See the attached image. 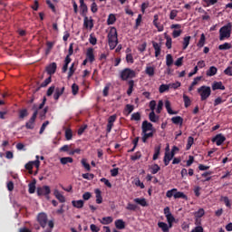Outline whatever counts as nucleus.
<instances>
[{"instance_id":"1","label":"nucleus","mask_w":232,"mask_h":232,"mask_svg":"<svg viewBox=\"0 0 232 232\" xmlns=\"http://www.w3.org/2000/svg\"><path fill=\"white\" fill-rule=\"evenodd\" d=\"M36 220L38 224L44 229L46 226H48V228L44 230V232H52L53 230V227L55 224L53 223V220L48 221V214L44 212L38 213L36 217Z\"/></svg>"},{"instance_id":"2","label":"nucleus","mask_w":232,"mask_h":232,"mask_svg":"<svg viewBox=\"0 0 232 232\" xmlns=\"http://www.w3.org/2000/svg\"><path fill=\"white\" fill-rule=\"evenodd\" d=\"M232 24L227 23L226 25L219 29V41H224V39H229L231 37Z\"/></svg>"},{"instance_id":"3","label":"nucleus","mask_w":232,"mask_h":232,"mask_svg":"<svg viewBox=\"0 0 232 232\" xmlns=\"http://www.w3.org/2000/svg\"><path fill=\"white\" fill-rule=\"evenodd\" d=\"M198 93L200 95L201 101H208L211 96V87L202 85L201 87L198 88Z\"/></svg>"},{"instance_id":"4","label":"nucleus","mask_w":232,"mask_h":232,"mask_svg":"<svg viewBox=\"0 0 232 232\" xmlns=\"http://www.w3.org/2000/svg\"><path fill=\"white\" fill-rule=\"evenodd\" d=\"M135 71L130 68H125L120 72V78L121 81H128V79L135 78Z\"/></svg>"},{"instance_id":"5","label":"nucleus","mask_w":232,"mask_h":232,"mask_svg":"<svg viewBox=\"0 0 232 232\" xmlns=\"http://www.w3.org/2000/svg\"><path fill=\"white\" fill-rule=\"evenodd\" d=\"M38 114L39 111L35 110L30 120L25 123L26 130H34L35 128V119H37Z\"/></svg>"},{"instance_id":"6","label":"nucleus","mask_w":232,"mask_h":232,"mask_svg":"<svg viewBox=\"0 0 232 232\" xmlns=\"http://www.w3.org/2000/svg\"><path fill=\"white\" fill-rule=\"evenodd\" d=\"M52 193V189H50V186H43L37 188V195L38 197H46L48 198V195Z\"/></svg>"},{"instance_id":"7","label":"nucleus","mask_w":232,"mask_h":232,"mask_svg":"<svg viewBox=\"0 0 232 232\" xmlns=\"http://www.w3.org/2000/svg\"><path fill=\"white\" fill-rule=\"evenodd\" d=\"M107 37L108 42L119 41V38L117 37V28L111 27Z\"/></svg>"},{"instance_id":"8","label":"nucleus","mask_w":232,"mask_h":232,"mask_svg":"<svg viewBox=\"0 0 232 232\" xmlns=\"http://www.w3.org/2000/svg\"><path fill=\"white\" fill-rule=\"evenodd\" d=\"M46 72L48 73V75H50V77H52V75H53V73H55V72H57V63L55 62L50 63L47 67H46Z\"/></svg>"},{"instance_id":"9","label":"nucleus","mask_w":232,"mask_h":232,"mask_svg":"<svg viewBox=\"0 0 232 232\" xmlns=\"http://www.w3.org/2000/svg\"><path fill=\"white\" fill-rule=\"evenodd\" d=\"M226 140V136L218 134L212 139V142H216L217 146H222Z\"/></svg>"},{"instance_id":"10","label":"nucleus","mask_w":232,"mask_h":232,"mask_svg":"<svg viewBox=\"0 0 232 232\" xmlns=\"http://www.w3.org/2000/svg\"><path fill=\"white\" fill-rule=\"evenodd\" d=\"M141 130L142 133H148V131H151V130H153V124L148 121H144L141 125Z\"/></svg>"},{"instance_id":"11","label":"nucleus","mask_w":232,"mask_h":232,"mask_svg":"<svg viewBox=\"0 0 232 232\" xmlns=\"http://www.w3.org/2000/svg\"><path fill=\"white\" fill-rule=\"evenodd\" d=\"M152 46L155 50V57H159L160 55V52H162V44L161 43H157V42H152Z\"/></svg>"},{"instance_id":"12","label":"nucleus","mask_w":232,"mask_h":232,"mask_svg":"<svg viewBox=\"0 0 232 232\" xmlns=\"http://www.w3.org/2000/svg\"><path fill=\"white\" fill-rule=\"evenodd\" d=\"M153 25L157 28L158 32H164V25L159 23V14L154 15Z\"/></svg>"},{"instance_id":"13","label":"nucleus","mask_w":232,"mask_h":232,"mask_svg":"<svg viewBox=\"0 0 232 232\" xmlns=\"http://www.w3.org/2000/svg\"><path fill=\"white\" fill-rule=\"evenodd\" d=\"M80 10L81 15H82V17H87L86 14H88V5H86L84 0H80Z\"/></svg>"},{"instance_id":"14","label":"nucleus","mask_w":232,"mask_h":232,"mask_svg":"<svg viewBox=\"0 0 232 232\" xmlns=\"http://www.w3.org/2000/svg\"><path fill=\"white\" fill-rule=\"evenodd\" d=\"M86 59L89 60V62L93 63L95 61V54H93V48H88L86 53Z\"/></svg>"},{"instance_id":"15","label":"nucleus","mask_w":232,"mask_h":232,"mask_svg":"<svg viewBox=\"0 0 232 232\" xmlns=\"http://www.w3.org/2000/svg\"><path fill=\"white\" fill-rule=\"evenodd\" d=\"M83 26L84 28H90V30H92V28H93V19H88V16H83Z\"/></svg>"},{"instance_id":"16","label":"nucleus","mask_w":232,"mask_h":232,"mask_svg":"<svg viewBox=\"0 0 232 232\" xmlns=\"http://www.w3.org/2000/svg\"><path fill=\"white\" fill-rule=\"evenodd\" d=\"M217 72H218V69L216 66H210L209 69L207 71L206 75L208 77H213L217 75Z\"/></svg>"},{"instance_id":"17","label":"nucleus","mask_w":232,"mask_h":232,"mask_svg":"<svg viewBox=\"0 0 232 232\" xmlns=\"http://www.w3.org/2000/svg\"><path fill=\"white\" fill-rule=\"evenodd\" d=\"M72 205L73 206V208H76L77 209H82V208H84V201L82 199L72 200Z\"/></svg>"},{"instance_id":"18","label":"nucleus","mask_w":232,"mask_h":232,"mask_svg":"<svg viewBox=\"0 0 232 232\" xmlns=\"http://www.w3.org/2000/svg\"><path fill=\"white\" fill-rule=\"evenodd\" d=\"M171 122L173 124H179V126H182V124H184V119L180 116H174L171 118Z\"/></svg>"},{"instance_id":"19","label":"nucleus","mask_w":232,"mask_h":232,"mask_svg":"<svg viewBox=\"0 0 232 232\" xmlns=\"http://www.w3.org/2000/svg\"><path fill=\"white\" fill-rule=\"evenodd\" d=\"M212 90H213V92H215L217 90H226V86H224V84H222V82H215L212 84Z\"/></svg>"},{"instance_id":"20","label":"nucleus","mask_w":232,"mask_h":232,"mask_svg":"<svg viewBox=\"0 0 232 232\" xmlns=\"http://www.w3.org/2000/svg\"><path fill=\"white\" fill-rule=\"evenodd\" d=\"M53 195L57 198V200H59V202H66V198H64V196H63V194H61L58 189L54 190Z\"/></svg>"},{"instance_id":"21","label":"nucleus","mask_w":232,"mask_h":232,"mask_svg":"<svg viewBox=\"0 0 232 232\" xmlns=\"http://www.w3.org/2000/svg\"><path fill=\"white\" fill-rule=\"evenodd\" d=\"M173 157L174 156H172V154H170L169 152H165V156L163 159L164 165L169 166V162H171V160H173Z\"/></svg>"},{"instance_id":"22","label":"nucleus","mask_w":232,"mask_h":232,"mask_svg":"<svg viewBox=\"0 0 232 232\" xmlns=\"http://www.w3.org/2000/svg\"><path fill=\"white\" fill-rule=\"evenodd\" d=\"M116 229H124L126 227V223L122 219H117L115 222Z\"/></svg>"},{"instance_id":"23","label":"nucleus","mask_w":232,"mask_h":232,"mask_svg":"<svg viewBox=\"0 0 232 232\" xmlns=\"http://www.w3.org/2000/svg\"><path fill=\"white\" fill-rule=\"evenodd\" d=\"M64 93V87H63L62 89L57 88L55 90V92L53 94V99L54 101H59V98L61 97V95H63Z\"/></svg>"},{"instance_id":"24","label":"nucleus","mask_w":232,"mask_h":232,"mask_svg":"<svg viewBox=\"0 0 232 232\" xmlns=\"http://www.w3.org/2000/svg\"><path fill=\"white\" fill-rule=\"evenodd\" d=\"M134 202L136 204H139L140 206H142V208H147L148 206V201H146V198H134Z\"/></svg>"},{"instance_id":"25","label":"nucleus","mask_w":232,"mask_h":232,"mask_svg":"<svg viewBox=\"0 0 232 232\" xmlns=\"http://www.w3.org/2000/svg\"><path fill=\"white\" fill-rule=\"evenodd\" d=\"M165 108L169 115H177L178 112L171 110V102L169 101L165 102Z\"/></svg>"},{"instance_id":"26","label":"nucleus","mask_w":232,"mask_h":232,"mask_svg":"<svg viewBox=\"0 0 232 232\" xmlns=\"http://www.w3.org/2000/svg\"><path fill=\"white\" fill-rule=\"evenodd\" d=\"M133 110H135V106H133L131 104H126L125 108L123 110V113H124V115H130V113H131L133 111Z\"/></svg>"},{"instance_id":"27","label":"nucleus","mask_w":232,"mask_h":232,"mask_svg":"<svg viewBox=\"0 0 232 232\" xmlns=\"http://www.w3.org/2000/svg\"><path fill=\"white\" fill-rule=\"evenodd\" d=\"M101 224L103 226H108V224H111L113 222V218L111 217H104L102 219H99Z\"/></svg>"},{"instance_id":"28","label":"nucleus","mask_w":232,"mask_h":232,"mask_svg":"<svg viewBox=\"0 0 232 232\" xmlns=\"http://www.w3.org/2000/svg\"><path fill=\"white\" fill-rule=\"evenodd\" d=\"M194 215L196 217V224H197V222H198V218H202V217L206 215V211L204 210V208H199L197 212L194 213Z\"/></svg>"},{"instance_id":"29","label":"nucleus","mask_w":232,"mask_h":232,"mask_svg":"<svg viewBox=\"0 0 232 232\" xmlns=\"http://www.w3.org/2000/svg\"><path fill=\"white\" fill-rule=\"evenodd\" d=\"M206 44V34H201L200 39L197 44L198 48H204V45Z\"/></svg>"},{"instance_id":"30","label":"nucleus","mask_w":232,"mask_h":232,"mask_svg":"<svg viewBox=\"0 0 232 232\" xmlns=\"http://www.w3.org/2000/svg\"><path fill=\"white\" fill-rule=\"evenodd\" d=\"M50 82H52V76H49L47 79H45L40 85V87H38L36 89V92H39V90H41V88H46V86H48V84H50Z\"/></svg>"},{"instance_id":"31","label":"nucleus","mask_w":232,"mask_h":232,"mask_svg":"<svg viewBox=\"0 0 232 232\" xmlns=\"http://www.w3.org/2000/svg\"><path fill=\"white\" fill-rule=\"evenodd\" d=\"M146 75H149V77H153L155 75V67L153 66H147L145 69Z\"/></svg>"},{"instance_id":"32","label":"nucleus","mask_w":232,"mask_h":232,"mask_svg":"<svg viewBox=\"0 0 232 232\" xmlns=\"http://www.w3.org/2000/svg\"><path fill=\"white\" fill-rule=\"evenodd\" d=\"M75 63H72L69 68V72H68V75H67V79H72V77H73V74L75 73Z\"/></svg>"},{"instance_id":"33","label":"nucleus","mask_w":232,"mask_h":232,"mask_svg":"<svg viewBox=\"0 0 232 232\" xmlns=\"http://www.w3.org/2000/svg\"><path fill=\"white\" fill-rule=\"evenodd\" d=\"M95 195H96V204H102V195L101 189L99 188L95 189Z\"/></svg>"},{"instance_id":"34","label":"nucleus","mask_w":232,"mask_h":232,"mask_svg":"<svg viewBox=\"0 0 232 232\" xmlns=\"http://www.w3.org/2000/svg\"><path fill=\"white\" fill-rule=\"evenodd\" d=\"M158 227L162 232H169L168 224L162 221L158 222Z\"/></svg>"},{"instance_id":"35","label":"nucleus","mask_w":232,"mask_h":232,"mask_svg":"<svg viewBox=\"0 0 232 232\" xmlns=\"http://www.w3.org/2000/svg\"><path fill=\"white\" fill-rule=\"evenodd\" d=\"M129 89L127 90V95H131L133 93V87L135 86V82L133 80H130L128 82Z\"/></svg>"},{"instance_id":"36","label":"nucleus","mask_w":232,"mask_h":232,"mask_svg":"<svg viewBox=\"0 0 232 232\" xmlns=\"http://www.w3.org/2000/svg\"><path fill=\"white\" fill-rule=\"evenodd\" d=\"M115 21H117L115 14H109L108 19H107V24L109 26L111 24H115Z\"/></svg>"},{"instance_id":"37","label":"nucleus","mask_w":232,"mask_h":232,"mask_svg":"<svg viewBox=\"0 0 232 232\" xmlns=\"http://www.w3.org/2000/svg\"><path fill=\"white\" fill-rule=\"evenodd\" d=\"M174 198H183V200H188V196L184 194V192H175L174 193Z\"/></svg>"},{"instance_id":"38","label":"nucleus","mask_w":232,"mask_h":232,"mask_svg":"<svg viewBox=\"0 0 232 232\" xmlns=\"http://www.w3.org/2000/svg\"><path fill=\"white\" fill-rule=\"evenodd\" d=\"M153 137V132H142V142H148V139H151Z\"/></svg>"},{"instance_id":"39","label":"nucleus","mask_w":232,"mask_h":232,"mask_svg":"<svg viewBox=\"0 0 232 232\" xmlns=\"http://www.w3.org/2000/svg\"><path fill=\"white\" fill-rule=\"evenodd\" d=\"M61 164L66 165L68 163L72 164L73 162V159L71 157H63L60 160Z\"/></svg>"},{"instance_id":"40","label":"nucleus","mask_w":232,"mask_h":232,"mask_svg":"<svg viewBox=\"0 0 232 232\" xmlns=\"http://www.w3.org/2000/svg\"><path fill=\"white\" fill-rule=\"evenodd\" d=\"M159 155H160V145H158L154 148V155L152 160H157V159H159Z\"/></svg>"},{"instance_id":"41","label":"nucleus","mask_w":232,"mask_h":232,"mask_svg":"<svg viewBox=\"0 0 232 232\" xmlns=\"http://www.w3.org/2000/svg\"><path fill=\"white\" fill-rule=\"evenodd\" d=\"M194 142H195V139L192 136H189L188 138V143L186 145V150H191V146H193Z\"/></svg>"},{"instance_id":"42","label":"nucleus","mask_w":232,"mask_h":232,"mask_svg":"<svg viewBox=\"0 0 232 232\" xmlns=\"http://www.w3.org/2000/svg\"><path fill=\"white\" fill-rule=\"evenodd\" d=\"M65 139L66 140H72V139H73V132L72 131V129H66Z\"/></svg>"},{"instance_id":"43","label":"nucleus","mask_w":232,"mask_h":232,"mask_svg":"<svg viewBox=\"0 0 232 232\" xmlns=\"http://www.w3.org/2000/svg\"><path fill=\"white\" fill-rule=\"evenodd\" d=\"M172 64H173V56L171 54H167L166 65L168 66V68H169V66H172Z\"/></svg>"},{"instance_id":"44","label":"nucleus","mask_w":232,"mask_h":232,"mask_svg":"<svg viewBox=\"0 0 232 232\" xmlns=\"http://www.w3.org/2000/svg\"><path fill=\"white\" fill-rule=\"evenodd\" d=\"M149 119L150 122H157V121H159V116H157V114H155V111H151L149 114Z\"/></svg>"},{"instance_id":"45","label":"nucleus","mask_w":232,"mask_h":232,"mask_svg":"<svg viewBox=\"0 0 232 232\" xmlns=\"http://www.w3.org/2000/svg\"><path fill=\"white\" fill-rule=\"evenodd\" d=\"M81 162L87 171H92V167L89 165L88 160L86 159H82Z\"/></svg>"},{"instance_id":"46","label":"nucleus","mask_w":232,"mask_h":232,"mask_svg":"<svg viewBox=\"0 0 232 232\" xmlns=\"http://www.w3.org/2000/svg\"><path fill=\"white\" fill-rule=\"evenodd\" d=\"M53 42H47L46 43V50H45V55H50V52H52V48H53Z\"/></svg>"},{"instance_id":"47","label":"nucleus","mask_w":232,"mask_h":232,"mask_svg":"<svg viewBox=\"0 0 232 232\" xmlns=\"http://www.w3.org/2000/svg\"><path fill=\"white\" fill-rule=\"evenodd\" d=\"M150 169H151L152 175H157V173L160 171V167L159 166V164H154L150 167Z\"/></svg>"},{"instance_id":"48","label":"nucleus","mask_w":232,"mask_h":232,"mask_svg":"<svg viewBox=\"0 0 232 232\" xmlns=\"http://www.w3.org/2000/svg\"><path fill=\"white\" fill-rule=\"evenodd\" d=\"M183 101H184L185 108H188L189 106H191V100L189 99V96L184 94Z\"/></svg>"},{"instance_id":"49","label":"nucleus","mask_w":232,"mask_h":232,"mask_svg":"<svg viewBox=\"0 0 232 232\" xmlns=\"http://www.w3.org/2000/svg\"><path fill=\"white\" fill-rule=\"evenodd\" d=\"M189 41H191V36H186L183 39V50H186L189 46Z\"/></svg>"},{"instance_id":"50","label":"nucleus","mask_w":232,"mask_h":232,"mask_svg":"<svg viewBox=\"0 0 232 232\" xmlns=\"http://www.w3.org/2000/svg\"><path fill=\"white\" fill-rule=\"evenodd\" d=\"M232 45L229 43H225L218 46V50H231Z\"/></svg>"},{"instance_id":"51","label":"nucleus","mask_w":232,"mask_h":232,"mask_svg":"<svg viewBox=\"0 0 232 232\" xmlns=\"http://www.w3.org/2000/svg\"><path fill=\"white\" fill-rule=\"evenodd\" d=\"M221 201L224 202V204L227 208H231V201L229 200V198H227L226 196L225 197L222 196L221 197Z\"/></svg>"},{"instance_id":"52","label":"nucleus","mask_w":232,"mask_h":232,"mask_svg":"<svg viewBox=\"0 0 232 232\" xmlns=\"http://www.w3.org/2000/svg\"><path fill=\"white\" fill-rule=\"evenodd\" d=\"M178 189L177 188H172L170 190H168L166 193L167 198H171V197H175V193H177Z\"/></svg>"},{"instance_id":"53","label":"nucleus","mask_w":232,"mask_h":232,"mask_svg":"<svg viewBox=\"0 0 232 232\" xmlns=\"http://www.w3.org/2000/svg\"><path fill=\"white\" fill-rule=\"evenodd\" d=\"M24 117H28V110L23 109L19 111V119H24Z\"/></svg>"},{"instance_id":"54","label":"nucleus","mask_w":232,"mask_h":232,"mask_svg":"<svg viewBox=\"0 0 232 232\" xmlns=\"http://www.w3.org/2000/svg\"><path fill=\"white\" fill-rule=\"evenodd\" d=\"M169 90V85L168 84H161L159 88L160 93H164L165 92H168Z\"/></svg>"},{"instance_id":"55","label":"nucleus","mask_w":232,"mask_h":232,"mask_svg":"<svg viewBox=\"0 0 232 232\" xmlns=\"http://www.w3.org/2000/svg\"><path fill=\"white\" fill-rule=\"evenodd\" d=\"M130 121H140V112H134L131 114Z\"/></svg>"},{"instance_id":"56","label":"nucleus","mask_w":232,"mask_h":232,"mask_svg":"<svg viewBox=\"0 0 232 232\" xmlns=\"http://www.w3.org/2000/svg\"><path fill=\"white\" fill-rule=\"evenodd\" d=\"M126 209H128V211H137V205L133 203H128Z\"/></svg>"},{"instance_id":"57","label":"nucleus","mask_w":232,"mask_h":232,"mask_svg":"<svg viewBox=\"0 0 232 232\" xmlns=\"http://www.w3.org/2000/svg\"><path fill=\"white\" fill-rule=\"evenodd\" d=\"M82 179H85L86 180H92V179H95V175L92 173H85L82 175Z\"/></svg>"},{"instance_id":"58","label":"nucleus","mask_w":232,"mask_h":232,"mask_svg":"<svg viewBox=\"0 0 232 232\" xmlns=\"http://www.w3.org/2000/svg\"><path fill=\"white\" fill-rule=\"evenodd\" d=\"M140 157H142V153H140V151H137L134 155L130 157V160H133V161L139 160Z\"/></svg>"},{"instance_id":"59","label":"nucleus","mask_w":232,"mask_h":232,"mask_svg":"<svg viewBox=\"0 0 232 232\" xmlns=\"http://www.w3.org/2000/svg\"><path fill=\"white\" fill-rule=\"evenodd\" d=\"M211 171H207V172H204L201 176L206 178L205 180H203V182H209V180H211V177H209V175H211Z\"/></svg>"},{"instance_id":"60","label":"nucleus","mask_w":232,"mask_h":232,"mask_svg":"<svg viewBox=\"0 0 232 232\" xmlns=\"http://www.w3.org/2000/svg\"><path fill=\"white\" fill-rule=\"evenodd\" d=\"M91 11L92 12V14H97V12H99V7L97 5V3L93 2L91 5Z\"/></svg>"},{"instance_id":"61","label":"nucleus","mask_w":232,"mask_h":232,"mask_svg":"<svg viewBox=\"0 0 232 232\" xmlns=\"http://www.w3.org/2000/svg\"><path fill=\"white\" fill-rule=\"evenodd\" d=\"M28 188H29L28 192L30 194L35 193V183L34 182L29 183Z\"/></svg>"},{"instance_id":"62","label":"nucleus","mask_w":232,"mask_h":232,"mask_svg":"<svg viewBox=\"0 0 232 232\" xmlns=\"http://www.w3.org/2000/svg\"><path fill=\"white\" fill-rule=\"evenodd\" d=\"M72 95H77V93H79V85H77L76 83H73L72 85Z\"/></svg>"},{"instance_id":"63","label":"nucleus","mask_w":232,"mask_h":232,"mask_svg":"<svg viewBox=\"0 0 232 232\" xmlns=\"http://www.w3.org/2000/svg\"><path fill=\"white\" fill-rule=\"evenodd\" d=\"M148 46V44L146 42H144L143 44H140L138 47L139 52L142 53V52H146V48Z\"/></svg>"},{"instance_id":"64","label":"nucleus","mask_w":232,"mask_h":232,"mask_svg":"<svg viewBox=\"0 0 232 232\" xmlns=\"http://www.w3.org/2000/svg\"><path fill=\"white\" fill-rule=\"evenodd\" d=\"M225 75H228L229 77L232 76V67L228 66L225 71H224Z\"/></svg>"}]
</instances>
